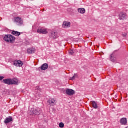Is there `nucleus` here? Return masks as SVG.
Returning <instances> with one entry per match:
<instances>
[{
  "label": "nucleus",
  "mask_w": 128,
  "mask_h": 128,
  "mask_svg": "<svg viewBox=\"0 0 128 128\" xmlns=\"http://www.w3.org/2000/svg\"><path fill=\"white\" fill-rule=\"evenodd\" d=\"M4 40L7 42H10V44H14L16 40V38L12 35H6L4 38Z\"/></svg>",
  "instance_id": "1"
},
{
  "label": "nucleus",
  "mask_w": 128,
  "mask_h": 128,
  "mask_svg": "<svg viewBox=\"0 0 128 128\" xmlns=\"http://www.w3.org/2000/svg\"><path fill=\"white\" fill-rule=\"evenodd\" d=\"M14 22H16V24L19 26H24V20H22L20 17H15L14 18Z\"/></svg>",
  "instance_id": "2"
},
{
  "label": "nucleus",
  "mask_w": 128,
  "mask_h": 128,
  "mask_svg": "<svg viewBox=\"0 0 128 128\" xmlns=\"http://www.w3.org/2000/svg\"><path fill=\"white\" fill-rule=\"evenodd\" d=\"M14 65L15 66H19L20 68H22V66H24V63L22 62L20 60H16L14 62Z\"/></svg>",
  "instance_id": "3"
},
{
  "label": "nucleus",
  "mask_w": 128,
  "mask_h": 128,
  "mask_svg": "<svg viewBox=\"0 0 128 128\" xmlns=\"http://www.w3.org/2000/svg\"><path fill=\"white\" fill-rule=\"evenodd\" d=\"M37 32L38 34H48V30L44 28H39L37 30Z\"/></svg>",
  "instance_id": "4"
},
{
  "label": "nucleus",
  "mask_w": 128,
  "mask_h": 128,
  "mask_svg": "<svg viewBox=\"0 0 128 128\" xmlns=\"http://www.w3.org/2000/svg\"><path fill=\"white\" fill-rule=\"evenodd\" d=\"M48 102L50 104V106H54L56 104V101L54 98L50 99L48 101Z\"/></svg>",
  "instance_id": "5"
},
{
  "label": "nucleus",
  "mask_w": 128,
  "mask_h": 128,
  "mask_svg": "<svg viewBox=\"0 0 128 128\" xmlns=\"http://www.w3.org/2000/svg\"><path fill=\"white\" fill-rule=\"evenodd\" d=\"M3 82L6 84H8V86L12 85V79H6L3 80Z\"/></svg>",
  "instance_id": "6"
},
{
  "label": "nucleus",
  "mask_w": 128,
  "mask_h": 128,
  "mask_svg": "<svg viewBox=\"0 0 128 128\" xmlns=\"http://www.w3.org/2000/svg\"><path fill=\"white\" fill-rule=\"evenodd\" d=\"M66 94L68 96H74L76 94L74 90H72L68 89L66 90Z\"/></svg>",
  "instance_id": "7"
},
{
  "label": "nucleus",
  "mask_w": 128,
  "mask_h": 128,
  "mask_svg": "<svg viewBox=\"0 0 128 128\" xmlns=\"http://www.w3.org/2000/svg\"><path fill=\"white\" fill-rule=\"evenodd\" d=\"M50 36L53 38H58V32L55 31H52L50 33Z\"/></svg>",
  "instance_id": "8"
},
{
  "label": "nucleus",
  "mask_w": 128,
  "mask_h": 128,
  "mask_svg": "<svg viewBox=\"0 0 128 128\" xmlns=\"http://www.w3.org/2000/svg\"><path fill=\"white\" fill-rule=\"evenodd\" d=\"M14 119L12 118V117L10 116L9 118H7L5 120H4V124H10V122H13Z\"/></svg>",
  "instance_id": "9"
},
{
  "label": "nucleus",
  "mask_w": 128,
  "mask_h": 128,
  "mask_svg": "<svg viewBox=\"0 0 128 128\" xmlns=\"http://www.w3.org/2000/svg\"><path fill=\"white\" fill-rule=\"evenodd\" d=\"M120 122L122 126H126L128 124V120H126V118H122L120 120Z\"/></svg>",
  "instance_id": "10"
},
{
  "label": "nucleus",
  "mask_w": 128,
  "mask_h": 128,
  "mask_svg": "<svg viewBox=\"0 0 128 128\" xmlns=\"http://www.w3.org/2000/svg\"><path fill=\"white\" fill-rule=\"evenodd\" d=\"M90 104L92 106V108L95 110H98V104L94 101H92L90 102Z\"/></svg>",
  "instance_id": "11"
},
{
  "label": "nucleus",
  "mask_w": 128,
  "mask_h": 128,
  "mask_svg": "<svg viewBox=\"0 0 128 128\" xmlns=\"http://www.w3.org/2000/svg\"><path fill=\"white\" fill-rule=\"evenodd\" d=\"M63 28H70V22H65L63 24Z\"/></svg>",
  "instance_id": "12"
},
{
  "label": "nucleus",
  "mask_w": 128,
  "mask_h": 128,
  "mask_svg": "<svg viewBox=\"0 0 128 128\" xmlns=\"http://www.w3.org/2000/svg\"><path fill=\"white\" fill-rule=\"evenodd\" d=\"M48 68V64H44L42 66L40 67V70H46Z\"/></svg>",
  "instance_id": "13"
},
{
  "label": "nucleus",
  "mask_w": 128,
  "mask_h": 128,
  "mask_svg": "<svg viewBox=\"0 0 128 128\" xmlns=\"http://www.w3.org/2000/svg\"><path fill=\"white\" fill-rule=\"evenodd\" d=\"M40 114V111H38V110H32V112L31 115L34 116L35 114L36 116V115H39Z\"/></svg>",
  "instance_id": "14"
},
{
  "label": "nucleus",
  "mask_w": 128,
  "mask_h": 128,
  "mask_svg": "<svg viewBox=\"0 0 128 128\" xmlns=\"http://www.w3.org/2000/svg\"><path fill=\"white\" fill-rule=\"evenodd\" d=\"M34 52H36V49L34 48H30L28 50V54H34Z\"/></svg>",
  "instance_id": "15"
},
{
  "label": "nucleus",
  "mask_w": 128,
  "mask_h": 128,
  "mask_svg": "<svg viewBox=\"0 0 128 128\" xmlns=\"http://www.w3.org/2000/svg\"><path fill=\"white\" fill-rule=\"evenodd\" d=\"M126 13L121 12L120 14V20H124V18H126Z\"/></svg>",
  "instance_id": "16"
},
{
  "label": "nucleus",
  "mask_w": 128,
  "mask_h": 128,
  "mask_svg": "<svg viewBox=\"0 0 128 128\" xmlns=\"http://www.w3.org/2000/svg\"><path fill=\"white\" fill-rule=\"evenodd\" d=\"M12 34L13 36H20V32L16 31H13Z\"/></svg>",
  "instance_id": "17"
},
{
  "label": "nucleus",
  "mask_w": 128,
  "mask_h": 128,
  "mask_svg": "<svg viewBox=\"0 0 128 128\" xmlns=\"http://www.w3.org/2000/svg\"><path fill=\"white\" fill-rule=\"evenodd\" d=\"M18 80L16 78H13L12 80V84H18Z\"/></svg>",
  "instance_id": "18"
},
{
  "label": "nucleus",
  "mask_w": 128,
  "mask_h": 128,
  "mask_svg": "<svg viewBox=\"0 0 128 128\" xmlns=\"http://www.w3.org/2000/svg\"><path fill=\"white\" fill-rule=\"evenodd\" d=\"M78 12L80 14H86V9L84 8H80L78 9Z\"/></svg>",
  "instance_id": "19"
},
{
  "label": "nucleus",
  "mask_w": 128,
  "mask_h": 128,
  "mask_svg": "<svg viewBox=\"0 0 128 128\" xmlns=\"http://www.w3.org/2000/svg\"><path fill=\"white\" fill-rule=\"evenodd\" d=\"M59 126L60 128H64V124L62 122H61L59 124Z\"/></svg>",
  "instance_id": "20"
},
{
  "label": "nucleus",
  "mask_w": 128,
  "mask_h": 128,
  "mask_svg": "<svg viewBox=\"0 0 128 128\" xmlns=\"http://www.w3.org/2000/svg\"><path fill=\"white\" fill-rule=\"evenodd\" d=\"M76 76H78V74H75L74 76L70 79V80H74L76 78Z\"/></svg>",
  "instance_id": "21"
},
{
  "label": "nucleus",
  "mask_w": 128,
  "mask_h": 128,
  "mask_svg": "<svg viewBox=\"0 0 128 128\" xmlns=\"http://www.w3.org/2000/svg\"><path fill=\"white\" fill-rule=\"evenodd\" d=\"M40 92V87H36V92Z\"/></svg>",
  "instance_id": "22"
},
{
  "label": "nucleus",
  "mask_w": 128,
  "mask_h": 128,
  "mask_svg": "<svg viewBox=\"0 0 128 128\" xmlns=\"http://www.w3.org/2000/svg\"><path fill=\"white\" fill-rule=\"evenodd\" d=\"M122 36H124V38H126V36H128V34H126V32L122 33Z\"/></svg>",
  "instance_id": "23"
},
{
  "label": "nucleus",
  "mask_w": 128,
  "mask_h": 128,
  "mask_svg": "<svg viewBox=\"0 0 128 128\" xmlns=\"http://www.w3.org/2000/svg\"><path fill=\"white\" fill-rule=\"evenodd\" d=\"M36 96L37 98L38 97L40 98L42 97V94H40V93H38L36 94Z\"/></svg>",
  "instance_id": "24"
},
{
  "label": "nucleus",
  "mask_w": 128,
  "mask_h": 128,
  "mask_svg": "<svg viewBox=\"0 0 128 128\" xmlns=\"http://www.w3.org/2000/svg\"><path fill=\"white\" fill-rule=\"evenodd\" d=\"M113 54H112L111 55V58H110V60H112V62H114V60H112V56H113Z\"/></svg>",
  "instance_id": "25"
},
{
  "label": "nucleus",
  "mask_w": 128,
  "mask_h": 128,
  "mask_svg": "<svg viewBox=\"0 0 128 128\" xmlns=\"http://www.w3.org/2000/svg\"><path fill=\"white\" fill-rule=\"evenodd\" d=\"M4 77L3 76H0V80H4Z\"/></svg>",
  "instance_id": "26"
},
{
  "label": "nucleus",
  "mask_w": 128,
  "mask_h": 128,
  "mask_svg": "<svg viewBox=\"0 0 128 128\" xmlns=\"http://www.w3.org/2000/svg\"><path fill=\"white\" fill-rule=\"evenodd\" d=\"M69 52L70 54H74V52L72 51H70Z\"/></svg>",
  "instance_id": "27"
},
{
  "label": "nucleus",
  "mask_w": 128,
  "mask_h": 128,
  "mask_svg": "<svg viewBox=\"0 0 128 128\" xmlns=\"http://www.w3.org/2000/svg\"><path fill=\"white\" fill-rule=\"evenodd\" d=\"M126 128H128V127H126Z\"/></svg>",
  "instance_id": "28"
}]
</instances>
